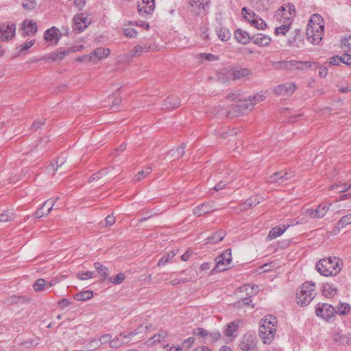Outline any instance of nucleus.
<instances>
[{"instance_id":"nucleus-1","label":"nucleus","mask_w":351,"mask_h":351,"mask_svg":"<svg viewBox=\"0 0 351 351\" xmlns=\"http://www.w3.org/2000/svg\"><path fill=\"white\" fill-rule=\"evenodd\" d=\"M324 34V21L321 15L314 14L311 16L306 28V38L313 45H318Z\"/></svg>"},{"instance_id":"nucleus-2","label":"nucleus","mask_w":351,"mask_h":351,"mask_svg":"<svg viewBox=\"0 0 351 351\" xmlns=\"http://www.w3.org/2000/svg\"><path fill=\"white\" fill-rule=\"evenodd\" d=\"M277 330V319L271 315L265 316L261 321L259 337L264 344H270L274 341Z\"/></svg>"},{"instance_id":"nucleus-3","label":"nucleus","mask_w":351,"mask_h":351,"mask_svg":"<svg viewBox=\"0 0 351 351\" xmlns=\"http://www.w3.org/2000/svg\"><path fill=\"white\" fill-rule=\"evenodd\" d=\"M316 269L324 276H336L341 270V260L336 256L322 258L317 262Z\"/></svg>"},{"instance_id":"nucleus-4","label":"nucleus","mask_w":351,"mask_h":351,"mask_svg":"<svg viewBox=\"0 0 351 351\" xmlns=\"http://www.w3.org/2000/svg\"><path fill=\"white\" fill-rule=\"evenodd\" d=\"M317 295L315 283L306 281L304 282L300 291L296 293L297 303L300 306H306Z\"/></svg>"},{"instance_id":"nucleus-5","label":"nucleus","mask_w":351,"mask_h":351,"mask_svg":"<svg viewBox=\"0 0 351 351\" xmlns=\"http://www.w3.org/2000/svg\"><path fill=\"white\" fill-rule=\"evenodd\" d=\"M316 315L327 322L334 320L335 315V307L328 303H318L315 306Z\"/></svg>"},{"instance_id":"nucleus-6","label":"nucleus","mask_w":351,"mask_h":351,"mask_svg":"<svg viewBox=\"0 0 351 351\" xmlns=\"http://www.w3.org/2000/svg\"><path fill=\"white\" fill-rule=\"evenodd\" d=\"M258 340L255 334L246 333L241 338L239 348V351H257Z\"/></svg>"},{"instance_id":"nucleus-7","label":"nucleus","mask_w":351,"mask_h":351,"mask_svg":"<svg viewBox=\"0 0 351 351\" xmlns=\"http://www.w3.org/2000/svg\"><path fill=\"white\" fill-rule=\"evenodd\" d=\"M264 96L261 94H256L253 97H249L248 99L239 101L237 105V111L245 114L251 110L257 102L263 100Z\"/></svg>"},{"instance_id":"nucleus-8","label":"nucleus","mask_w":351,"mask_h":351,"mask_svg":"<svg viewBox=\"0 0 351 351\" xmlns=\"http://www.w3.org/2000/svg\"><path fill=\"white\" fill-rule=\"evenodd\" d=\"M227 79L238 80L245 78L252 74V71L247 68L232 66L226 70Z\"/></svg>"},{"instance_id":"nucleus-9","label":"nucleus","mask_w":351,"mask_h":351,"mask_svg":"<svg viewBox=\"0 0 351 351\" xmlns=\"http://www.w3.org/2000/svg\"><path fill=\"white\" fill-rule=\"evenodd\" d=\"M279 67L288 70H304L311 66L308 61L285 60L278 62Z\"/></svg>"},{"instance_id":"nucleus-10","label":"nucleus","mask_w":351,"mask_h":351,"mask_svg":"<svg viewBox=\"0 0 351 351\" xmlns=\"http://www.w3.org/2000/svg\"><path fill=\"white\" fill-rule=\"evenodd\" d=\"M138 333L139 331L136 329L130 332L128 335H123V334H119V336L112 339L110 342V347L112 348H119L125 343L130 342L132 338Z\"/></svg>"},{"instance_id":"nucleus-11","label":"nucleus","mask_w":351,"mask_h":351,"mask_svg":"<svg viewBox=\"0 0 351 351\" xmlns=\"http://www.w3.org/2000/svg\"><path fill=\"white\" fill-rule=\"evenodd\" d=\"M232 261V253L230 249L225 250L216 259V266L215 269L219 272L227 269L226 266L230 263Z\"/></svg>"},{"instance_id":"nucleus-12","label":"nucleus","mask_w":351,"mask_h":351,"mask_svg":"<svg viewBox=\"0 0 351 351\" xmlns=\"http://www.w3.org/2000/svg\"><path fill=\"white\" fill-rule=\"evenodd\" d=\"M110 49L99 47L95 49L88 56H84L82 58H79L78 60L82 62L88 60L89 61H95V59L101 60L107 58L110 54Z\"/></svg>"},{"instance_id":"nucleus-13","label":"nucleus","mask_w":351,"mask_h":351,"mask_svg":"<svg viewBox=\"0 0 351 351\" xmlns=\"http://www.w3.org/2000/svg\"><path fill=\"white\" fill-rule=\"evenodd\" d=\"M330 204H319L315 209L307 208L305 215L313 219H322L329 210Z\"/></svg>"},{"instance_id":"nucleus-14","label":"nucleus","mask_w":351,"mask_h":351,"mask_svg":"<svg viewBox=\"0 0 351 351\" xmlns=\"http://www.w3.org/2000/svg\"><path fill=\"white\" fill-rule=\"evenodd\" d=\"M210 0H191L192 11L197 15H205L210 5Z\"/></svg>"},{"instance_id":"nucleus-15","label":"nucleus","mask_w":351,"mask_h":351,"mask_svg":"<svg viewBox=\"0 0 351 351\" xmlns=\"http://www.w3.org/2000/svg\"><path fill=\"white\" fill-rule=\"evenodd\" d=\"M73 30L84 31L90 23V19L84 13L76 14L73 18Z\"/></svg>"},{"instance_id":"nucleus-16","label":"nucleus","mask_w":351,"mask_h":351,"mask_svg":"<svg viewBox=\"0 0 351 351\" xmlns=\"http://www.w3.org/2000/svg\"><path fill=\"white\" fill-rule=\"evenodd\" d=\"M16 25L14 24H0V41L5 42L11 40L15 35Z\"/></svg>"},{"instance_id":"nucleus-17","label":"nucleus","mask_w":351,"mask_h":351,"mask_svg":"<svg viewBox=\"0 0 351 351\" xmlns=\"http://www.w3.org/2000/svg\"><path fill=\"white\" fill-rule=\"evenodd\" d=\"M295 84L293 82H287L280 84L274 88V91L278 96H289L295 90Z\"/></svg>"},{"instance_id":"nucleus-18","label":"nucleus","mask_w":351,"mask_h":351,"mask_svg":"<svg viewBox=\"0 0 351 351\" xmlns=\"http://www.w3.org/2000/svg\"><path fill=\"white\" fill-rule=\"evenodd\" d=\"M137 8L141 15L151 14L155 8L154 0H141L138 2Z\"/></svg>"},{"instance_id":"nucleus-19","label":"nucleus","mask_w":351,"mask_h":351,"mask_svg":"<svg viewBox=\"0 0 351 351\" xmlns=\"http://www.w3.org/2000/svg\"><path fill=\"white\" fill-rule=\"evenodd\" d=\"M215 204L213 202L203 203L193 210V213L195 215L199 217L203 215L211 213L215 210Z\"/></svg>"},{"instance_id":"nucleus-20","label":"nucleus","mask_w":351,"mask_h":351,"mask_svg":"<svg viewBox=\"0 0 351 351\" xmlns=\"http://www.w3.org/2000/svg\"><path fill=\"white\" fill-rule=\"evenodd\" d=\"M278 15H282V16L289 21L295 15V6L292 3H287L282 6L277 11Z\"/></svg>"},{"instance_id":"nucleus-21","label":"nucleus","mask_w":351,"mask_h":351,"mask_svg":"<svg viewBox=\"0 0 351 351\" xmlns=\"http://www.w3.org/2000/svg\"><path fill=\"white\" fill-rule=\"evenodd\" d=\"M242 289L247 291L249 296L243 298L241 301H239V305L250 306V304L252 302V300L250 298L258 292V287L256 285L251 286L250 285H245Z\"/></svg>"},{"instance_id":"nucleus-22","label":"nucleus","mask_w":351,"mask_h":351,"mask_svg":"<svg viewBox=\"0 0 351 351\" xmlns=\"http://www.w3.org/2000/svg\"><path fill=\"white\" fill-rule=\"evenodd\" d=\"M21 30L23 36L34 35L37 32L38 26L32 20L25 19L22 23Z\"/></svg>"},{"instance_id":"nucleus-23","label":"nucleus","mask_w":351,"mask_h":351,"mask_svg":"<svg viewBox=\"0 0 351 351\" xmlns=\"http://www.w3.org/2000/svg\"><path fill=\"white\" fill-rule=\"evenodd\" d=\"M293 176L292 172L287 173L283 171L276 172L269 177V182L271 183H278L282 184L285 181L289 180Z\"/></svg>"},{"instance_id":"nucleus-24","label":"nucleus","mask_w":351,"mask_h":351,"mask_svg":"<svg viewBox=\"0 0 351 351\" xmlns=\"http://www.w3.org/2000/svg\"><path fill=\"white\" fill-rule=\"evenodd\" d=\"M60 38V30L56 27L47 29L45 32V39L51 43L57 44Z\"/></svg>"},{"instance_id":"nucleus-25","label":"nucleus","mask_w":351,"mask_h":351,"mask_svg":"<svg viewBox=\"0 0 351 351\" xmlns=\"http://www.w3.org/2000/svg\"><path fill=\"white\" fill-rule=\"evenodd\" d=\"M54 206V201L51 199L46 200L43 206L38 209L34 215L36 218H40L45 215H48L51 210H52L53 207Z\"/></svg>"},{"instance_id":"nucleus-26","label":"nucleus","mask_w":351,"mask_h":351,"mask_svg":"<svg viewBox=\"0 0 351 351\" xmlns=\"http://www.w3.org/2000/svg\"><path fill=\"white\" fill-rule=\"evenodd\" d=\"M180 104L179 98L177 96L171 95L163 101L162 108L171 110L178 108Z\"/></svg>"},{"instance_id":"nucleus-27","label":"nucleus","mask_w":351,"mask_h":351,"mask_svg":"<svg viewBox=\"0 0 351 351\" xmlns=\"http://www.w3.org/2000/svg\"><path fill=\"white\" fill-rule=\"evenodd\" d=\"M152 50L151 45L148 43H142L136 45L130 51V56L131 57L139 56L144 52H148Z\"/></svg>"},{"instance_id":"nucleus-28","label":"nucleus","mask_w":351,"mask_h":351,"mask_svg":"<svg viewBox=\"0 0 351 351\" xmlns=\"http://www.w3.org/2000/svg\"><path fill=\"white\" fill-rule=\"evenodd\" d=\"M253 43L261 47H266L271 43V38L269 36L264 35L262 34H258L252 37Z\"/></svg>"},{"instance_id":"nucleus-29","label":"nucleus","mask_w":351,"mask_h":351,"mask_svg":"<svg viewBox=\"0 0 351 351\" xmlns=\"http://www.w3.org/2000/svg\"><path fill=\"white\" fill-rule=\"evenodd\" d=\"M234 38L239 43L243 45L247 44L250 40H252V38L250 36L249 34L241 29H237L234 32Z\"/></svg>"},{"instance_id":"nucleus-30","label":"nucleus","mask_w":351,"mask_h":351,"mask_svg":"<svg viewBox=\"0 0 351 351\" xmlns=\"http://www.w3.org/2000/svg\"><path fill=\"white\" fill-rule=\"evenodd\" d=\"M337 288L332 284L326 282L323 285L322 294L326 298H332L337 293Z\"/></svg>"},{"instance_id":"nucleus-31","label":"nucleus","mask_w":351,"mask_h":351,"mask_svg":"<svg viewBox=\"0 0 351 351\" xmlns=\"http://www.w3.org/2000/svg\"><path fill=\"white\" fill-rule=\"evenodd\" d=\"M335 308V314L339 315H347L351 311V306L346 302H340Z\"/></svg>"},{"instance_id":"nucleus-32","label":"nucleus","mask_w":351,"mask_h":351,"mask_svg":"<svg viewBox=\"0 0 351 351\" xmlns=\"http://www.w3.org/2000/svg\"><path fill=\"white\" fill-rule=\"evenodd\" d=\"M94 267L100 276L102 281L106 280L108 277V269L99 262L94 263Z\"/></svg>"},{"instance_id":"nucleus-33","label":"nucleus","mask_w":351,"mask_h":351,"mask_svg":"<svg viewBox=\"0 0 351 351\" xmlns=\"http://www.w3.org/2000/svg\"><path fill=\"white\" fill-rule=\"evenodd\" d=\"M288 226H289V225L288 226L283 225V226H276V227L273 228L269 231L268 237L271 239H276V238L281 236L286 231Z\"/></svg>"},{"instance_id":"nucleus-34","label":"nucleus","mask_w":351,"mask_h":351,"mask_svg":"<svg viewBox=\"0 0 351 351\" xmlns=\"http://www.w3.org/2000/svg\"><path fill=\"white\" fill-rule=\"evenodd\" d=\"M216 33L218 38L221 41H227L230 38L231 36L230 30L224 27H218L216 29Z\"/></svg>"},{"instance_id":"nucleus-35","label":"nucleus","mask_w":351,"mask_h":351,"mask_svg":"<svg viewBox=\"0 0 351 351\" xmlns=\"http://www.w3.org/2000/svg\"><path fill=\"white\" fill-rule=\"evenodd\" d=\"M226 236V232L222 230H218L214 233L212 236L209 237L207 239L208 243L215 244L221 241Z\"/></svg>"},{"instance_id":"nucleus-36","label":"nucleus","mask_w":351,"mask_h":351,"mask_svg":"<svg viewBox=\"0 0 351 351\" xmlns=\"http://www.w3.org/2000/svg\"><path fill=\"white\" fill-rule=\"evenodd\" d=\"M184 271H182V272L180 273L179 274H176L175 278L171 279V280L169 281V284L171 285L174 286V285H177L179 284L189 282L191 280V278L183 277L182 275H184Z\"/></svg>"},{"instance_id":"nucleus-37","label":"nucleus","mask_w":351,"mask_h":351,"mask_svg":"<svg viewBox=\"0 0 351 351\" xmlns=\"http://www.w3.org/2000/svg\"><path fill=\"white\" fill-rule=\"evenodd\" d=\"M93 296V292L92 291H83L78 292L74 295V298L77 301H86Z\"/></svg>"},{"instance_id":"nucleus-38","label":"nucleus","mask_w":351,"mask_h":351,"mask_svg":"<svg viewBox=\"0 0 351 351\" xmlns=\"http://www.w3.org/2000/svg\"><path fill=\"white\" fill-rule=\"evenodd\" d=\"M112 340V336L110 334H105L101 336L99 339H93L92 343H95V348L100 347L102 344L109 343Z\"/></svg>"},{"instance_id":"nucleus-39","label":"nucleus","mask_w":351,"mask_h":351,"mask_svg":"<svg viewBox=\"0 0 351 351\" xmlns=\"http://www.w3.org/2000/svg\"><path fill=\"white\" fill-rule=\"evenodd\" d=\"M241 14L244 18L250 23V24H252L254 20L256 19V18L258 16L257 14L247 9L246 7H243L241 9Z\"/></svg>"},{"instance_id":"nucleus-40","label":"nucleus","mask_w":351,"mask_h":351,"mask_svg":"<svg viewBox=\"0 0 351 351\" xmlns=\"http://www.w3.org/2000/svg\"><path fill=\"white\" fill-rule=\"evenodd\" d=\"M238 330V325L235 322H232L229 323L226 329L225 335L227 337H235V333Z\"/></svg>"},{"instance_id":"nucleus-41","label":"nucleus","mask_w":351,"mask_h":351,"mask_svg":"<svg viewBox=\"0 0 351 351\" xmlns=\"http://www.w3.org/2000/svg\"><path fill=\"white\" fill-rule=\"evenodd\" d=\"M176 253L174 252H169L164 254L158 261V265L159 267L164 266L167 263H169V261L171 260L176 256Z\"/></svg>"},{"instance_id":"nucleus-42","label":"nucleus","mask_w":351,"mask_h":351,"mask_svg":"<svg viewBox=\"0 0 351 351\" xmlns=\"http://www.w3.org/2000/svg\"><path fill=\"white\" fill-rule=\"evenodd\" d=\"M349 224H351V213L342 217L338 221L337 228L343 229Z\"/></svg>"},{"instance_id":"nucleus-43","label":"nucleus","mask_w":351,"mask_h":351,"mask_svg":"<svg viewBox=\"0 0 351 351\" xmlns=\"http://www.w3.org/2000/svg\"><path fill=\"white\" fill-rule=\"evenodd\" d=\"M341 45L345 52L351 51V35L343 37L341 40Z\"/></svg>"},{"instance_id":"nucleus-44","label":"nucleus","mask_w":351,"mask_h":351,"mask_svg":"<svg viewBox=\"0 0 351 351\" xmlns=\"http://www.w3.org/2000/svg\"><path fill=\"white\" fill-rule=\"evenodd\" d=\"M221 338V333L218 330L213 331L211 332H208V335L207 336L206 343H213Z\"/></svg>"},{"instance_id":"nucleus-45","label":"nucleus","mask_w":351,"mask_h":351,"mask_svg":"<svg viewBox=\"0 0 351 351\" xmlns=\"http://www.w3.org/2000/svg\"><path fill=\"white\" fill-rule=\"evenodd\" d=\"M167 336V332L165 330H160L158 333L155 335L151 339H149V341H153V343H159L163 341L165 339Z\"/></svg>"},{"instance_id":"nucleus-46","label":"nucleus","mask_w":351,"mask_h":351,"mask_svg":"<svg viewBox=\"0 0 351 351\" xmlns=\"http://www.w3.org/2000/svg\"><path fill=\"white\" fill-rule=\"evenodd\" d=\"M33 288L36 291H41L46 289V281L43 278H39L33 284Z\"/></svg>"},{"instance_id":"nucleus-47","label":"nucleus","mask_w":351,"mask_h":351,"mask_svg":"<svg viewBox=\"0 0 351 351\" xmlns=\"http://www.w3.org/2000/svg\"><path fill=\"white\" fill-rule=\"evenodd\" d=\"M94 277V272L90 271H80L77 274V278L81 280H88Z\"/></svg>"},{"instance_id":"nucleus-48","label":"nucleus","mask_w":351,"mask_h":351,"mask_svg":"<svg viewBox=\"0 0 351 351\" xmlns=\"http://www.w3.org/2000/svg\"><path fill=\"white\" fill-rule=\"evenodd\" d=\"M152 172V167H147L144 169L140 171L136 176L135 180L139 181L143 178H145L147 175H149Z\"/></svg>"},{"instance_id":"nucleus-49","label":"nucleus","mask_w":351,"mask_h":351,"mask_svg":"<svg viewBox=\"0 0 351 351\" xmlns=\"http://www.w3.org/2000/svg\"><path fill=\"white\" fill-rule=\"evenodd\" d=\"M291 22H288L287 24L282 25L280 27H276L275 29V34H282L285 35L286 33L290 29V25Z\"/></svg>"},{"instance_id":"nucleus-50","label":"nucleus","mask_w":351,"mask_h":351,"mask_svg":"<svg viewBox=\"0 0 351 351\" xmlns=\"http://www.w3.org/2000/svg\"><path fill=\"white\" fill-rule=\"evenodd\" d=\"M251 25L258 29H264L267 26L266 23L258 16L254 20Z\"/></svg>"},{"instance_id":"nucleus-51","label":"nucleus","mask_w":351,"mask_h":351,"mask_svg":"<svg viewBox=\"0 0 351 351\" xmlns=\"http://www.w3.org/2000/svg\"><path fill=\"white\" fill-rule=\"evenodd\" d=\"M14 218V215L11 211H6L0 215V223L7 222L12 220Z\"/></svg>"},{"instance_id":"nucleus-52","label":"nucleus","mask_w":351,"mask_h":351,"mask_svg":"<svg viewBox=\"0 0 351 351\" xmlns=\"http://www.w3.org/2000/svg\"><path fill=\"white\" fill-rule=\"evenodd\" d=\"M197 56L202 60L213 62L218 60V57L210 53H201Z\"/></svg>"},{"instance_id":"nucleus-53","label":"nucleus","mask_w":351,"mask_h":351,"mask_svg":"<svg viewBox=\"0 0 351 351\" xmlns=\"http://www.w3.org/2000/svg\"><path fill=\"white\" fill-rule=\"evenodd\" d=\"M125 274L123 273H119L115 276L111 277L110 280L114 285H120L125 279Z\"/></svg>"},{"instance_id":"nucleus-54","label":"nucleus","mask_w":351,"mask_h":351,"mask_svg":"<svg viewBox=\"0 0 351 351\" xmlns=\"http://www.w3.org/2000/svg\"><path fill=\"white\" fill-rule=\"evenodd\" d=\"M193 334L196 336L204 338V340L206 341L207 336L208 335V332L204 328H197L193 330Z\"/></svg>"},{"instance_id":"nucleus-55","label":"nucleus","mask_w":351,"mask_h":351,"mask_svg":"<svg viewBox=\"0 0 351 351\" xmlns=\"http://www.w3.org/2000/svg\"><path fill=\"white\" fill-rule=\"evenodd\" d=\"M36 5V0H24L22 3L23 8L27 10H32L34 9Z\"/></svg>"},{"instance_id":"nucleus-56","label":"nucleus","mask_w":351,"mask_h":351,"mask_svg":"<svg viewBox=\"0 0 351 351\" xmlns=\"http://www.w3.org/2000/svg\"><path fill=\"white\" fill-rule=\"evenodd\" d=\"M107 173V171L106 169H101V171L93 173L90 178L88 179V182H92L96 180H99L102 176H105Z\"/></svg>"},{"instance_id":"nucleus-57","label":"nucleus","mask_w":351,"mask_h":351,"mask_svg":"<svg viewBox=\"0 0 351 351\" xmlns=\"http://www.w3.org/2000/svg\"><path fill=\"white\" fill-rule=\"evenodd\" d=\"M341 62L348 66H351V55L348 53H343L339 56Z\"/></svg>"},{"instance_id":"nucleus-58","label":"nucleus","mask_w":351,"mask_h":351,"mask_svg":"<svg viewBox=\"0 0 351 351\" xmlns=\"http://www.w3.org/2000/svg\"><path fill=\"white\" fill-rule=\"evenodd\" d=\"M35 42H36V40L34 39H33V40H31L28 42H26V43L21 45L19 46V48H20L19 51L21 53H22L25 51L28 50L32 46H33L34 45Z\"/></svg>"},{"instance_id":"nucleus-59","label":"nucleus","mask_w":351,"mask_h":351,"mask_svg":"<svg viewBox=\"0 0 351 351\" xmlns=\"http://www.w3.org/2000/svg\"><path fill=\"white\" fill-rule=\"evenodd\" d=\"M124 35L128 38H135L137 36V32L133 28H125L123 30Z\"/></svg>"},{"instance_id":"nucleus-60","label":"nucleus","mask_w":351,"mask_h":351,"mask_svg":"<svg viewBox=\"0 0 351 351\" xmlns=\"http://www.w3.org/2000/svg\"><path fill=\"white\" fill-rule=\"evenodd\" d=\"M128 23L132 25L140 26L145 29H149V24L144 21H130Z\"/></svg>"},{"instance_id":"nucleus-61","label":"nucleus","mask_w":351,"mask_h":351,"mask_svg":"<svg viewBox=\"0 0 351 351\" xmlns=\"http://www.w3.org/2000/svg\"><path fill=\"white\" fill-rule=\"evenodd\" d=\"M341 344L343 345H348L351 343V335L350 334H346L343 335L341 337V340L339 341Z\"/></svg>"},{"instance_id":"nucleus-62","label":"nucleus","mask_w":351,"mask_h":351,"mask_svg":"<svg viewBox=\"0 0 351 351\" xmlns=\"http://www.w3.org/2000/svg\"><path fill=\"white\" fill-rule=\"evenodd\" d=\"M68 53H69V51H60V53L52 54V55L51 56V58L53 60H58V59L61 60V59H62L65 56H66Z\"/></svg>"},{"instance_id":"nucleus-63","label":"nucleus","mask_w":351,"mask_h":351,"mask_svg":"<svg viewBox=\"0 0 351 351\" xmlns=\"http://www.w3.org/2000/svg\"><path fill=\"white\" fill-rule=\"evenodd\" d=\"M228 183V182L227 181H220L215 184V186H214V190L216 191L222 190L226 187Z\"/></svg>"},{"instance_id":"nucleus-64","label":"nucleus","mask_w":351,"mask_h":351,"mask_svg":"<svg viewBox=\"0 0 351 351\" xmlns=\"http://www.w3.org/2000/svg\"><path fill=\"white\" fill-rule=\"evenodd\" d=\"M106 226H112L115 223V218L112 215H108L105 219Z\"/></svg>"}]
</instances>
